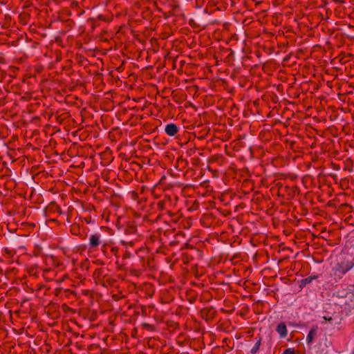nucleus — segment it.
Listing matches in <instances>:
<instances>
[{
	"instance_id": "obj_1",
	"label": "nucleus",
	"mask_w": 354,
	"mask_h": 354,
	"mask_svg": "<svg viewBox=\"0 0 354 354\" xmlns=\"http://www.w3.org/2000/svg\"><path fill=\"white\" fill-rule=\"evenodd\" d=\"M354 267V258L351 261H343L337 265L336 270L342 274H345Z\"/></svg>"
},
{
	"instance_id": "obj_2",
	"label": "nucleus",
	"mask_w": 354,
	"mask_h": 354,
	"mask_svg": "<svg viewBox=\"0 0 354 354\" xmlns=\"http://www.w3.org/2000/svg\"><path fill=\"white\" fill-rule=\"evenodd\" d=\"M323 319L331 326L339 325L342 322V317L337 314H333L332 316L325 315L323 317Z\"/></svg>"
},
{
	"instance_id": "obj_3",
	"label": "nucleus",
	"mask_w": 354,
	"mask_h": 354,
	"mask_svg": "<svg viewBox=\"0 0 354 354\" xmlns=\"http://www.w3.org/2000/svg\"><path fill=\"white\" fill-rule=\"evenodd\" d=\"M165 131L168 136H174L178 133V128L175 124L170 123L166 125Z\"/></svg>"
},
{
	"instance_id": "obj_4",
	"label": "nucleus",
	"mask_w": 354,
	"mask_h": 354,
	"mask_svg": "<svg viewBox=\"0 0 354 354\" xmlns=\"http://www.w3.org/2000/svg\"><path fill=\"white\" fill-rule=\"evenodd\" d=\"M276 331L279 334L281 338L286 337L288 335V330L283 322H281L277 325Z\"/></svg>"
},
{
	"instance_id": "obj_5",
	"label": "nucleus",
	"mask_w": 354,
	"mask_h": 354,
	"mask_svg": "<svg viewBox=\"0 0 354 354\" xmlns=\"http://www.w3.org/2000/svg\"><path fill=\"white\" fill-rule=\"evenodd\" d=\"M101 243L100 236L97 234H92L89 238V245L91 248L97 247Z\"/></svg>"
},
{
	"instance_id": "obj_6",
	"label": "nucleus",
	"mask_w": 354,
	"mask_h": 354,
	"mask_svg": "<svg viewBox=\"0 0 354 354\" xmlns=\"http://www.w3.org/2000/svg\"><path fill=\"white\" fill-rule=\"evenodd\" d=\"M316 335H317V329H316V328H312V329L309 331V333H308V335H307V337H306V341H307V342H308V344H309V343H310V342H312V341L313 340V339L315 338V337L316 336Z\"/></svg>"
},
{
	"instance_id": "obj_7",
	"label": "nucleus",
	"mask_w": 354,
	"mask_h": 354,
	"mask_svg": "<svg viewBox=\"0 0 354 354\" xmlns=\"http://www.w3.org/2000/svg\"><path fill=\"white\" fill-rule=\"evenodd\" d=\"M317 278V276H316V275L310 276L307 278L304 279L301 281V283L303 285H306L308 283H310V282H312L313 280L316 279Z\"/></svg>"
},
{
	"instance_id": "obj_8",
	"label": "nucleus",
	"mask_w": 354,
	"mask_h": 354,
	"mask_svg": "<svg viewBox=\"0 0 354 354\" xmlns=\"http://www.w3.org/2000/svg\"><path fill=\"white\" fill-rule=\"evenodd\" d=\"M259 346H260V341H258L255 344V345L252 347V348L251 349V353L252 354H255L258 351Z\"/></svg>"
},
{
	"instance_id": "obj_9",
	"label": "nucleus",
	"mask_w": 354,
	"mask_h": 354,
	"mask_svg": "<svg viewBox=\"0 0 354 354\" xmlns=\"http://www.w3.org/2000/svg\"><path fill=\"white\" fill-rule=\"evenodd\" d=\"M283 354H295V353L293 348H287L283 351Z\"/></svg>"
},
{
	"instance_id": "obj_10",
	"label": "nucleus",
	"mask_w": 354,
	"mask_h": 354,
	"mask_svg": "<svg viewBox=\"0 0 354 354\" xmlns=\"http://www.w3.org/2000/svg\"><path fill=\"white\" fill-rule=\"evenodd\" d=\"M131 256V254L129 252H127V251L125 252V253L123 255L124 258H125V259L130 258Z\"/></svg>"
},
{
	"instance_id": "obj_11",
	"label": "nucleus",
	"mask_w": 354,
	"mask_h": 354,
	"mask_svg": "<svg viewBox=\"0 0 354 354\" xmlns=\"http://www.w3.org/2000/svg\"><path fill=\"white\" fill-rule=\"evenodd\" d=\"M128 244H130L131 246L133 245V243L132 242H130Z\"/></svg>"
},
{
	"instance_id": "obj_12",
	"label": "nucleus",
	"mask_w": 354,
	"mask_h": 354,
	"mask_svg": "<svg viewBox=\"0 0 354 354\" xmlns=\"http://www.w3.org/2000/svg\"><path fill=\"white\" fill-rule=\"evenodd\" d=\"M351 354H354V348L353 349Z\"/></svg>"
}]
</instances>
